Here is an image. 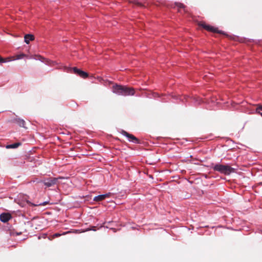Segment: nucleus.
Masks as SVG:
<instances>
[{
    "label": "nucleus",
    "instance_id": "nucleus-3",
    "mask_svg": "<svg viewBox=\"0 0 262 262\" xmlns=\"http://www.w3.org/2000/svg\"><path fill=\"white\" fill-rule=\"evenodd\" d=\"M57 179V178H50L49 179L45 180L43 181V183L47 187H51L56 183Z\"/></svg>",
    "mask_w": 262,
    "mask_h": 262
},
{
    "label": "nucleus",
    "instance_id": "nucleus-9",
    "mask_svg": "<svg viewBox=\"0 0 262 262\" xmlns=\"http://www.w3.org/2000/svg\"><path fill=\"white\" fill-rule=\"evenodd\" d=\"M175 5H176V6L177 7L178 10L179 11H181L180 9H183L185 12L186 11V10H185L186 7L184 4H183L182 3H176L175 4Z\"/></svg>",
    "mask_w": 262,
    "mask_h": 262
},
{
    "label": "nucleus",
    "instance_id": "nucleus-18",
    "mask_svg": "<svg viewBox=\"0 0 262 262\" xmlns=\"http://www.w3.org/2000/svg\"><path fill=\"white\" fill-rule=\"evenodd\" d=\"M6 62V61L0 57V62Z\"/></svg>",
    "mask_w": 262,
    "mask_h": 262
},
{
    "label": "nucleus",
    "instance_id": "nucleus-1",
    "mask_svg": "<svg viewBox=\"0 0 262 262\" xmlns=\"http://www.w3.org/2000/svg\"><path fill=\"white\" fill-rule=\"evenodd\" d=\"M112 91L114 93L124 96L134 95L135 94V90L133 88L118 84L113 85Z\"/></svg>",
    "mask_w": 262,
    "mask_h": 262
},
{
    "label": "nucleus",
    "instance_id": "nucleus-12",
    "mask_svg": "<svg viewBox=\"0 0 262 262\" xmlns=\"http://www.w3.org/2000/svg\"><path fill=\"white\" fill-rule=\"evenodd\" d=\"M79 76L83 78H85L88 77V74L83 71L80 72Z\"/></svg>",
    "mask_w": 262,
    "mask_h": 262
},
{
    "label": "nucleus",
    "instance_id": "nucleus-10",
    "mask_svg": "<svg viewBox=\"0 0 262 262\" xmlns=\"http://www.w3.org/2000/svg\"><path fill=\"white\" fill-rule=\"evenodd\" d=\"M14 122L18 124L21 127H25V122L24 120L20 119H16L14 120Z\"/></svg>",
    "mask_w": 262,
    "mask_h": 262
},
{
    "label": "nucleus",
    "instance_id": "nucleus-15",
    "mask_svg": "<svg viewBox=\"0 0 262 262\" xmlns=\"http://www.w3.org/2000/svg\"><path fill=\"white\" fill-rule=\"evenodd\" d=\"M26 56V55L24 54H18L16 56V59H22L23 58H24V57Z\"/></svg>",
    "mask_w": 262,
    "mask_h": 262
},
{
    "label": "nucleus",
    "instance_id": "nucleus-4",
    "mask_svg": "<svg viewBox=\"0 0 262 262\" xmlns=\"http://www.w3.org/2000/svg\"><path fill=\"white\" fill-rule=\"evenodd\" d=\"M122 134L123 136L126 137L129 141H132L134 143H138V139L133 135L129 134L127 132L124 130L122 132Z\"/></svg>",
    "mask_w": 262,
    "mask_h": 262
},
{
    "label": "nucleus",
    "instance_id": "nucleus-7",
    "mask_svg": "<svg viewBox=\"0 0 262 262\" xmlns=\"http://www.w3.org/2000/svg\"><path fill=\"white\" fill-rule=\"evenodd\" d=\"M201 26H202L206 30H208L209 31H211L212 32H216L217 31V29L216 28H214V27L211 26L207 25L205 24H201Z\"/></svg>",
    "mask_w": 262,
    "mask_h": 262
},
{
    "label": "nucleus",
    "instance_id": "nucleus-17",
    "mask_svg": "<svg viewBox=\"0 0 262 262\" xmlns=\"http://www.w3.org/2000/svg\"><path fill=\"white\" fill-rule=\"evenodd\" d=\"M60 235H61L60 234L57 233H55L53 235V238L57 237L60 236Z\"/></svg>",
    "mask_w": 262,
    "mask_h": 262
},
{
    "label": "nucleus",
    "instance_id": "nucleus-2",
    "mask_svg": "<svg viewBox=\"0 0 262 262\" xmlns=\"http://www.w3.org/2000/svg\"><path fill=\"white\" fill-rule=\"evenodd\" d=\"M212 168L214 171L225 175H229L235 172V169L229 165L216 164L212 167Z\"/></svg>",
    "mask_w": 262,
    "mask_h": 262
},
{
    "label": "nucleus",
    "instance_id": "nucleus-11",
    "mask_svg": "<svg viewBox=\"0 0 262 262\" xmlns=\"http://www.w3.org/2000/svg\"><path fill=\"white\" fill-rule=\"evenodd\" d=\"M20 145V143H15L14 144L8 145L6 146L7 148H15L18 147Z\"/></svg>",
    "mask_w": 262,
    "mask_h": 262
},
{
    "label": "nucleus",
    "instance_id": "nucleus-13",
    "mask_svg": "<svg viewBox=\"0 0 262 262\" xmlns=\"http://www.w3.org/2000/svg\"><path fill=\"white\" fill-rule=\"evenodd\" d=\"M256 112L259 114L262 117V105H258L256 108Z\"/></svg>",
    "mask_w": 262,
    "mask_h": 262
},
{
    "label": "nucleus",
    "instance_id": "nucleus-5",
    "mask_svg": "<svg viewBox=\"0 0 262 262\" xmlns=\"http://www.w3.org/2000/svg\"><path fill=\"white\" fill-rule=\"evenodd\" d=\"M11 218V215L8 213H3L0 215V220L2 222L6 223Z\"/></svg>",
    "mask_w": 262,
    "mask_h": 262
},
{
    "label": "nucleus",
    "instance_id": "nucleus-8",
    "mask_svg": "<svg viewBox=\"0 0 262 262\" xmlns=\"http://www.w3.org/2000/svg\"><path fill=\"white\" fill-rule=\"evenodd\" d=\"M25 42L28 44L30 41L33 40L34 39V37L33 35L31 34H27L25 36Z\"/></svg>",
    "mask_w": 262,
    "mask_h": 262
},
{
    "label": "nucleus",
    "instance_id": "nucleus-14",
    "mask_svg": "<svg viewBox=\"0 0 262 262\" xmlns=\"http://www.w3.org/2000/svg\"><path fill=\"white\" fill-rule=\"evenodd\" d=\"M73 72H74V73L75 74H77L79 76L80 75V72L81 71V70L77 69L76 67H74V68H73Z\"/></svg>",
    "mask_w": 262,
    "mask_h": 262
},
{
    "label": "nucleus",
    "instance_id": "nucleus-16",
    "mask_svg": "<svg viewBox=\"0 0 262 262\" xmlns=\"http://www.w3.org/2000/svg\"><path fill=\"white\" fill-rule=\"evenodd\" d=\"M47 204V202H44L43 203H40L38 205H34V206H45Z\"/></svg>",
    "mask_w": 262,
    "mask_h": 262
},
{
    "label": "nucleus",
    "instance_id": "nucleus-19",
    "mask_svg": "<svg viewBox=\"0 0 262 262\" xmlns=\"http://www.w3.org/2000/svg\"><path fill=\"white\" fill-rule=\"evenodd\" d=\"M66 233H67V232H64V233H63V234H65Z\"/></svg>",
    "mask_w": 262,
    "mask_h": 262
},
{
    "label": "nucleus",
    "instance_id": "nucleus-6",
    "mask_svg": "<svg viewBox=\"0 0 262 262\" xmlns=\"http://www.w3.org/2000/svg\"><path fill=\"white\" fill-rule=\"evenodd\" d=\"M110 193H106L104 194H101L97 196H96L93 200L96 202L101 201L104 200L105 198L108 197L110 195Z\"/></svg>",
    "mask_w": 262,
    "mask_h": 262
}]
</instances>
